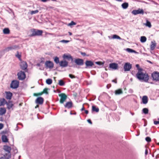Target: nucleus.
<instances>
[{
  "label": "nucleus",
  "instance_id": "f257e3e1",
  "mask_svg": "<svg viewBox=\"0 0 159 159\" xmlns=\"http://www.w3.org/2000/svg\"><path fill=\"white\" fill-rule=\"evenodd\" d=\"M136 76L139 80L145 82H147L149 78L148 74L144 71L142 69H139V71L136 74Z\"/></svg>",
  "mask_w": 159,
  "mask_h": 159
},
{
  "label": "nucleus",
  "instance_id": "f03ea898",
  "mask_svg": "<svg viewBox=\"0 0 159 159\" xmlns=\"http://www.w3.org/2000/svg\"><path fill=\"white\" fill-rule=\"evenodd\" d=\"M32 34L30 35V37H33L35 36L41 35L43 33L42 30L35 29H32L31 30Z\"/></svg>",
  "mask_w": 159,
  "mask_h": 159
},
{
  "label": "nucleus",
  "instance_id": "7ed1b4c3",
  "mask_svg": "<svg viewBox=\"0 0 159 159\" xmlns=\"http://www.w3.org/2000/svg\"><path fill=\"white\" fill-rule=\"evenodd\" d=\"M59 96L60 97V102L61 104H63L66 101L67 97V95L63 93H62L58 94Z\"/></svg>",
  "mask_w": 159,
  "mask_h": 159
},
{
  "label": "nucleus",
  "instance_id": "20e7f679",
  "mask_svg": "<svg viewBox=\"0 0 159 159\" xmlns=\"http://www.w3.org/2000/svg\"><path fill=\"white\" fill-rule=\"evenodd\" d=\"M18 79L19 80H23L26 78V75L24 72L20 71L17 73Z\"/></svg>",
  "mask_w": 159,
  "mask_h": 159
},
{
  "label": "nucleus",
  "instance_id": "39448f33",
  "mask_svg": "<svg viewBox=\"0 0 159 159\" xmlns=\"http://www.w3.org/2000/svg\"><path fill=\"white\" fill-rule=\"evenodd\" d=\"M152 77L153 80L159 81V72L157 71L154 72L152 74Z\"/></svg>",
  "mask_w": 159,
  "mask_h": 159
},
{
  "label": "nucleus",
  "instance_id": "423d86ee",
  "mask_svg": "<svg viewBox=\"0 0 159 159\" xmlns=\"http://www.w3.org/2000/svg\"><path fill=\"white\" fill-rule=\"evenodd\" d=\"M19 85V81L16 80H13L11 84L10 87L12 89H16L18 87Z\"/></svg>",
  "mask_w": 159,
  "mask_h": 159
},
{
  "label": "nucleus",
  "instance_id": "0eeeda50",
  "mask_svg": "<svg viewBox=\"0 0 159 159\" xmlns=\"http://www.w3.org/2000/svg\"><path fill=\"white\" fill-rule=\"evenodd\" d=\"M46 67L49 69H52L54 67V64L53 62L50 61H46L45 63Z\"/></svg>",
  "mask_w": 159,
  "mask_h": 159
},
{
  "label": "nucleus",
  "instance_id": "6e6552de",
  "mask_svg": "<svg viewBox=\"0 0 159 159\" xmlns=\"http://www.w3.org/2000/svg\"><path fill=\"white\" fill-rule=\"evenodd\" d=\"M132 67V64L129 63H125L124 66V69L125 71H129Z\"/></svg>",
  "mask_w": 159,
  "mask_h": 159
},
{
  "label": "nucleus",
  "instance_id": "1a4fd4ad",
  "mask_svg": "<svg viewBox=\"0 0 159 159\" xmlns=\"http://www.w3.org/2000/svg\"><path fill=\"white\" fill-rule=\"evenodd\" d=\"M132 13L134 15H136L138 14L143 15L144 14V11L143 9L139 8L137 10H133L132 11Z\"/></svg>",
  "mask_w": 159,
  "mask_h": 159
},
{
  "label": "nucleus",
  "instance_id": "9d476101",
  "mask_svg": "<svg viewBox=\"0 0 159 159\" xmlns=\"http://www.w3.org/2000/svg\"><path fill=\"white\" fill-rule=\"evenodd\" d=\"M44 102L43 98L41 97H39L37 98L35 100V103L37 104L42 105L43 103Z\"/></svg>",
  "mask_w": 159,
  "mask_h": 159
},
{
  "label": "nucleus",
  "instance_id": "9b49d317",
  "mask_svg": "<svg viewBox=\"0 0 159 159\" xmlns=\"http://www.w3.org/2000/svg\"><path fill=\"white\" fill-rule=\"evenodd\" d=\"M68 62L66 60L61 61L59 63V65L62 67H65L67 66Z\"/></svg>",
  "mask_w": 159,
  "mask_h": 159
},
{
  "label": "nucleus",
  "instance_id": "f8f14e48",
  "mask_svg": "<svg viewBox=\"0 0 159 159\" xmlns=\"http://www.w3.org/2000/svg\"><path fill=\"white\" fill-rule=\"evenodd\" d=\"M20 68L23 70H25L27 67V63L24 61L21 62L20 64Z\"/></svg>",
  "mask_w": 159,
  "mask_h": 159
},
{
  "label": "nucleus",
  "instance_id": "ddd939ff",
  "mask_svg": "<svg viewBox=\"0 0 159 159\" xmlns=\"http://www.w3.org/2000/svg\"><path fill=\"white\" fill-rule=\"evenodd\" d=\"M86 68H90L94 65V63L91 61H86L85 62Z\"/></svg>",
  "mask_w": 159,
  "mask_h": 159
},
{
  "label": "nucleus",
  "instance_id": "4468645a",
  "mask_svg": "<svg viewBox=\"0 0 159 159\" xmlns=\"http://www.w3.org/2000/svg\"><path fill=\"white\" fill-rule=\"evenodd\" d=\"M75 63L78 65H82L84 64V61L83 59L78 58L75 60Z\"/></svg>",
  "mask_w": 159,
  "mask_h": 159
},
{
  "label": "nucleus",
  "instance_id": "2eb2a0df",
  "mask_svg": "<svg viewBox=\"0 0 159 159\" xmlns=\"http://www.w3.org/2000/svg\"><path fill=\"white\" fill-rule=\"evenodd\" d=\"M1 134H2V135H5L7 136H9L10 135H12V134L8 129H5L2 131V132H1Z\"/></svg>",
  "mask_w": 159,
  "mask_h": 159
},
{
  "label": "nucleus",
  "instance_id": "dca6fc26",
  "mask_svg": "<svg viewBox=\"0 0 159 159\" xmlns=\"http://www.w3.org/2000/svg\"><path fill=\"white\" fill-rule=\"evenodd\" d=\"M7 135H2L1 136V140L2 142L8 143L9 142V139L8 138Z\"/></svg>",
  "mask_w": 159,
  "mask_h": 159
},
{
  "label": "nucleus",
  "instance_id": "f3484780",
  "mask_svg": "<svg viewBox=\"0 0 159 159\" xmlns=\"http://www.w3.org/2000/svg\"><path fill=\"white\" fill-rule=\"evenodd\" d=\"M18 47L16 45L13 46L11 47H8L6 48L4 50V51L6 52L9 51L10 50H11L13 49H16Z\"/></svg>",
  "mask_w": 159,
  "mask_h": 159
},
{
  "label": "nucleus",
  "instance_id": "a211bd4d",
  "mask_svg": "<svg viewBox=\"0 0 159 159\" xmlns=\"http://www.w3.org/2000/svg\"><path fill=\"white\" fill-rule=\"evenodd\" d=\"M5 93L6 94V98L7 99L11 100L12 96V93L9 91H6Z\"/></svg>",
  "mask_w": 159,
  "mask_h": 159
},
{
  "label": "nucleus",
  "instance_id": "6ab92c4d",
  "mask_svg": "<svg viewBox=\"0 0 159 159\" xmlns=\"http://www.w3.org/2000/svg\"><path fill=\"white\" fill-rule=\"evenodd\" d=\"M64 106L66 108L70 109L73 106V103L71 101L67 102L66 103Z\"/></svg>",
  "mask_w": 159,
  "mask_h": 159
},
{
  "label": "nucleus",
  "instance_id": "aec40b11",
  "mask_svg": "<svg viewBox=\"0 0 159 159\" xmlns=\"http://www.w3.org/2000/svg\"><path fill=\"white\" fill-rule=\"evenodd\" d=\"M109 67L111 69L116 70L118 68V65L117 63H111L109 64Z\"/></svg>",
  "mask_w": 159,
  "mask_h": 159
},
{
  "label": "nucleus",
  "instance_id": "412c9836",
  "mask_svg": "<svg viewBox=\"0 0 159 159\" xmlns=\"http://www.w3.org/2000/svg\"><path fill=\"white\" fill-rule=\"evenodd\" d=\"M3 149L5 151L7 152V153H11V148L10 146L8 145H4Z\"/></svg>",
  "mask_w": 159,
  "mask_h": 159
},
{
  "label": "nucleus",
  "instance_id": "4be33fe9",
  "mask_svg": "<svg viewBox=\"0 0 159 159\" xmlns=\"http://www.w3.org/2000/svg\"><path fill=\"white\" fill-rule=\"evenodd\" d=\"M7 103V102L4 98H0V106H4Z\"/></svg>",
  "mask_w": 159,
  "mask_h": 159
},
{
  "label": "nucleus",
  "instance_id": "5701e85b",
  "mask_svg": "<svg viewBox=\"0 0 159 159\" xmlns=\"http://www.w3.org/2000/svg\"><path fill=\"white\" fill-rule=\"evenodd\" d=\"M143 103L144 104H146L148 102V98L146 96H144L143 97L142 99Z\"/></svg>",
  "mask_w": 159,
  "mask_h": 159
},
{
  "label": "nucleus",
  "instance_id": "b1692460",
  "mask_svg": "<svg viewBox=\"0 0 159 159\" xmlns=\"http://www.w3.org/2000/svg\"><path fill=\"white\" fill-rule=\"evenodd\" d=\"M151 43L150 45V49L152 50H153L156 47L157 43L155 41L154 42H152Z\"/></svg>",
  "mask_w": 159,
  "mask_h": 159
},
{
  "label": "nucleus",
  "instance_id": "393cba45",
  "mask_svg": "<svg viewBox=\"0 0 159 159\" xmlns=\"http://www.w3.org/2000/svg\"><path fill=\"white\" fill-rule=\"evenodd\" d=\"M3 157L5 159H9L11 157V153H6L4 155Z\"/></svg>",
  "mask_w": 159,
  "mask_h": 159
},
{
  "label": "nucleus",
  "instance_id": "a878e982",
  "mask_svg": "<svg viewBox=\"0 0 159 159\" xmlns=\"http://www.w3.org/2000/svg\"><path fill=\"white\" fill-rule=\"evenodd\" d=\"M6 112V110L4 108H0V115H2Z\"/></svg>",
  "mask_w": 159,
  "mask_h": 159
},
{
  "label": "nucleus",
  "instance_id": "bb28decb",
  "mask_svg": "<svg viewBox=\"0 0 159 159\" xmlns=\"http://www.w3.org/2000/svg\"><path fill=\"white\" fill-rule=\"evenodd\" d=\"M92 111H93L98 112L99 111V109L98 107H97L95 106H92Z\"/></svg>",
  "mask_w": 159,
  "mask_h": 159
},
{
  "label": "nucleus",
  "instance_id": "cd10ccee",
  "mask_svg": "<svg viewBox=\"0 0 159 159\" xmlns=\"http://www.w3.org/2000/svg\"><path fill=\"white\" fill-rule=\"evenodd\" d=\"M123 93V91L121 89H119L115 91V93L116 95H119Z\"/></svg>",
  "mask_w": 159,
  "mask_h": 159
},
{
  "label": "nucleus",
  "instance_id": "c85d7f7f",
  "mask_svg": "<svg viewBox=\"0 0 159 159\" xmlns=\"http://www.w3.org/2000/svg\"><path fill=\"white\" fill-rule=\"evenodd\" d=\"M10 31L8 28H6L3 30V33L4 34H7L10 33Z\"/></svg>",
  "mask_w": 159,
  "mask_h": 159
},
{
  "label": "nucleus",
  "instance_id": "c756f323",
  "mask_svg": "<svg viewBox=\"0 0 159 159\" xmlns=\"http://www.w3.org/2000/svg\"><path fill=\"white\" fill-rule=\"evenodd\" d=\"M63 57L64 58L70 59L72 61L73 60V58L70 55H67L64 54L63 55Z\"/></svg>",
  "mask_w": 159,
  "mask_h": 159
},
{
  "label": "nucleus",
  "instance_id": "7c9ffc66",
  "mask_svg": "<svg viewBox=\"0 0 159 159\" xmlns=\"http://www.w3.org/2000/svg\"><path fill=\"white\" fill-rule=\"evenodd\" d=\"M122 7L124 9H126L128 7V3L127 2H125L122 4Z\"/></svg>",
  "mask_w": 159,
  "mask_h": 159
},
{
  "label": "nucleus",
  "instance_id": "2f4dec72",
  "mask_svg": "<svg viewBox=\"0 0 159 159\" xmlns=\"http://www.w3.org/2000/svg\"><path fill=\"white\" fill-rule=\"evenodd\" d=\"M16 57L18 58L20 61H21V53H19L18 51L17 52V54L15 55Z\"/></svg>",
  "mask_w": 159,
  "mask_h": 159
},
{
  "label": "nucleus",
  "instance_id": "473e14b6",
  "mask_svg": "<svg viewBox=\"0 0 159 159\" xmlns=\"http://www.w3.org/2000/svg\"><path fill=\"white\" fill-rule=\"evenodd\" d=\"M147 38L145 36H143L141 37L140 41L142 43H144L146 41Z\"/></svg>",
  "mask_w": 159,
  "mask_h": 159
},
{
  "label": "nucleus",
  "instance_id": "72a5a7b5",
  "mask_svg": "<svg viewBox=\"0 0 159 159\" xmlns=\"http://www.w3.org/2000/svg\"><path fill=\"white\" fill-rule=\"evenodd\" d=\"M142 111L143 113L145 114H148V113L149 110L147 108H144L142 110Z\"/></svg>",
  "mask_w": 159,
  "mask_h": 159
},
{
  "label": "nucleus",
  "instance_id": "f704fd0d",
  "mask_svg": "<svg viewBox=\"0 0 159 159\" xmlns=\"http://www.w3.org/2000/svg\"><path fill=\"white\" fill-rule=\"evenodd\" d=\"M58 84L61 86H62L65 85L64 82L62 80H60L59 81Z\"/></svg>",
  "mask_w": 159,
  "mask_h": 159
},
{
  "label": "nucleus",
  "instance_id": "c9c22d12",
  "mask_svg": "<svg viewBox=\"0 0 159 159\" xmlns=\"http://www.w3.org/2000/svg\"><path fill=\"white\" fill-rule=\"evenodd\" d=\"M54 61L57 64L58 63L59 64V63L60 62V61H59V58L57 57H56L54 58Z\"/></svg>",
  "mask_w": 159,
  "mask_h": 159
},
{
  "label": "nucleus",
  "instance_id": "e433bc0d",
  "mask_svg": "<svg viewBox=\"0 0 159 159\" xmlns=\"http://www.w3.org/2000/svg\"><path fill=\"white\" fill-rule=\"evenodd\" d=\"M52 82V80L51 79H48L46 80V83L48 84H51Z\"/></svg>",
  "mask_w": 159,
  "mask_h": 159
},
{
  "label": "nucleus",
  "instance_id": "4c0bfd02",
  "mask_svg": "<svg viewBox=\"0 0 159 159\" xmlns=\"http://www.w3.org/2000/svg\"><path fill=\"white\" fill-rule=\"evenodd\" d=\"M145 25L149 28L152 26L151 23L148 20H146V23L145 24Z\"/></svg>",
  "mask_w": 159,
  "mask_h": 159
},
{
  "label": "nucleus",
  "instance_id": "58836bf2",
  "mask_svg": "<svg viewBox=\"0 0 159 159\" xmlns=\"http://www.w3.org/2000/svg\"><path fill=\"white\" fill-rule=\"evenodd\" d=\"M48 89L47 88H44L43 89V91L41 92V93H42V94H43L44 93H45L46 94H48Z\"/></svg>",
  "mask_w": 159,
  "mask_h": 159
},
{
  "label": "nucleus",
  "instance_id": "ea45409f",
  "mask_svg": "<svg viewBox=\"0 0 159 159\" xmlns=\"http://www.w3.org/2000/svg\"><path fill=\"white\" fill-rule=\"evenodd\" d=\"M39 12V11L37 10H35V11H32L30 12V14L31 15H33L34 14H35Z\"/></svg>",
  "mask_w": 159,
  "mask_h": 159
},
{
  "label": "nucleus",
  "instance_id": "a19ab883",
  "mask_svg": "<svg viewBox=\"0 0 159 159\" xmlns=\"http://www.w3.org/2000/svg\"><path fill=\"white\" fill-rule=\"evenodd\" d=\"M112 38L113 39H121L120 38L119 36H118L116 35V34L114 35H113Z\"/></svg>",
  "mask_w": 159,
  "mask_h": 159
},
{
  "label": "nucleus",
  "instance_id": "79ce46f5",
  "mask_svg": "<svg viewBox=\"0 0 159 159\" xmlns=\"http://www.w3.org/2000/svg\"><path fill=\"white\" fill-rule=\"evenodd\" d=\"M42 95V93H41V92L38 93H34L33 94V95L34 96H40Z\"/></svg>",
  "mask_w": 159,
  "mask_h": 159
},
{
  "label": "nucleus",
  "instance_id": "37998d69",
  "mask_svg": "<svg viewBox=\"0 0 159 159\" xmlns=\"http://www.w3.org/2000/svg\"><path fill=\"white\" fill-rule=\"evenodd\" d=\"M76 24V23L74 22L73 21H72L70 23L68 24V26H71L73 25H75Z\"/></svg>",
  "mask_w": 159,
  "mask_h": 159
},
{
  "label": "nucleus",
  "instance_id": "c03bdc74",
  "mask_svg": "<svg viewBox=\"0 0 159 159\" xmlns=\"http://www.w3.org/2000/svg\"><path fill=\"white\" fill-rule=\"evenodd\" d=\"M148 142H150L151 141V138L149 137H147L145 139Z\"/></svg>",
  "mask_w": 159,
  "mask_h": 159
},
{
  "label": "nucleus",
  "instance_id": "a18cd8bd",
  "mask_svg": "<svg viewBox=\"0 0 159 159\" xmlns=\"http://www.w3.org/2000/svg\"><path fill=\"white\" fill-rule=\"evenodd\" d=\"M95 63L99 65H101L104 64V63L101 61H97L95 62Z\"/></svg>",
  "mask_w": 159,
  "mask_h": 159
},
{
  "label": "nucleus",
  "instance_id": "49530a36",
  "mask_svg": "<svg viewBox=\"0 0 159 159\" xmlns=\"http://www.w3.org/2000/svg\"><path fill=\"white\" fill-rule=\"evenodd\" d=\"M69 77L71 79H74L76 78V76L71 74H69Z\"/></svg>",
  "mask_w": 159,
  "mask_h": 159
},
{
  "label": "nucleus",
  "instance_id": "de8ad7c7",
  "mask_svg": "<svg viewBox=\"0 0 159 159\" xmlns=\"http://www.w3.org/2000/svg\"><path fill=\"white\" fill-rule=\"evenodd\" d=\"M126 50H127V51L128 52H133L134 51V50H133L131 49L130 48H127Z\"/></svg>",
  "mask_w": 159,
  "mask_h": 159
},
{
  "label": "nucleus",
  "instance_id": "09e8293b",
  "mask_svg": "<svg viewBox=\"0 0 159 159\" xmlns=\"http://www.w3.org/2000/svg\"><path fill=\"white\" fill-rule=\"evenodd\" d=\"M69 42V40H62L61 41H60V42H62V43H67Z\"/></svg>",
  "mask_w": 159,
  "mask_h": 159
},
{
  "label": "nucleus",
  "instance_id": "8fccbe9b",
  "mask_svg": "<svg viewBox=\"0 0 159 159\" xmlns=\"http://www.w3.org/2000/svg\"><path fill=\"white\" fill-rule=\"evenodd\" d=\"M136 67L137 68V69L138 70V71H139V69H142L141 68H139V64H136Z\"/></svg>",
  "mask_w": 159,
  "mask_h": 159
},
{
  "label": "nucleus",
  "instance_id": "3c124183",
  "mask_svg": "<svg viewBox=\"0 0 159 159\" xmlns=\"http://www.w3.org/2000/svg\"><path fill=\"white\" fill-rule=\"evenodd\" d=\"M154 123L155 125H157L158 124H159V121H154Z\"/></svg>",
  "mask_w": 159,
  "mask_h": 159
},
{
  "label": "nucleus",
  "instance_id": "603ef678",
  "mask_svg": "<svg viewBox=\"0 0 159 159\" xmlns=\"http://www.w3.org/2000/svg\"><path fill=\"white\" fill-rule=\"evenodd\" d=\"M3 127V125L2 123H0V130Z\"/></svg>",
  "mask_w": 159,
  "mask_h": 159
},
{
  "label": "nucleus",
  "instance_id": "864d4df0",
  "mask_svg": "<svg viewBox=\"0 0 159 159\" xmlns=\"http://www.w3.org/2000/svg\"><path fill=\"white\" fill-rule=\"evenodd\" d=\"M87 121L90 124H92V122L90 119H88L87 120Z\"/></svg>",
  "mask_w": 159,
  "mask_h": 159
},
{
  "label": "nucleus",
  "instance_id": "5fc2aeb1",
  "mask_svg": "<svg viewBox=\"0 0 159 159\" xmlns=\"http://www.w3.org/2000/svg\"><path fill=\"white\" fill-rule=\"evenodd\" d=\"M85 110V108L84 107V104L83 105V106H82V108H81V111H84Z\"/></svg>",
  "mask_w": 159,
  "mask_h": 159
},
{
  "label": "nucleus",
  "instance_id": "6e6d98bb",
  "mask_svg": "<svg viewBox=\"0 0 159 159\" xmlns=\"http://www.w3.org/2000/svg\"><path fill=\"white\" fill-rule=\"evenodd\" d=\"M112 82H114V83H115L116 84L117 83V81L116 79H114V80H112Z\"/></svg>",
  "mask_w": 159,
  "mask_h": 159
},
{
  "label": "nucleus",
  "instance_id": "4d7b16f0",
  "mask_svg": "<svg viewBox=\"0 0 159 159\" xmlns=\"http://www.w3.org/2000/svg\"><path fill=\"white\" fill-rule=\"evenodd\" d=\"M85 113L86 114H87L89 113V111L88 110H84Z\"/></svg>",
  "mask_w": 159,
  "mask_h": 159
},
{
  "label": "nucleus",
  "instance_id": "13d9d810",
  "mask_svg": "<svg viewBox=\"0 0 159 159\" xmlns=\"http://www.w3.org/2000/svg\"><path fill=\"white\" fill-rule=\"evenodd\" d=\"M148 150L147 149H146V150H145V154L146 155H147L148 154Z\"/></svg>",
  "mask_w": 159,
  "mask_h": 159
},
{
  "label": "nucleus",
  "instance_id": "bf43d9fd",
  "mask_svg": "<svg viewBox=\"0 0 159 159\" xmlns=\"http://www.w3.org/2000/svg\"><path fill=\"white\" fill-rule=\"evenodd\" d=\"M42 2H46L47 1H48L49 0H40Z\"/></svg>",
  "mask_w": 159,
  "mask_h": 159
},
{
  "label": "nucleus",
  "instance_id": "052dcab7",
  "mask_svg": "<svg viewBox=\"0 0 159 159\" xmlns=\"http://www.w3.org/2000/svg\"><path fill=\"white\" fill-rule=\"evenodd\" d=\"M81 54L84 56H85L86 55L85 52H82Z\"/></svg>",
  "mask_w": 159,
  "mask_h": 159
},
{
  "label": "nucleus",
  "instance_id": "680f3d73",
  "mask_svg": "<svg viewBox=\"0 0 159 159\" xmlns=\"http://www.w3.org/2000/svg\"><path fill=\"white\" fill-rule=\"evenodd\" d=\"M5 158L3 157H0V159H5Z\"/></svg>",
  "mask_w": 159,
  "mask_h": 159
},
{
  "label": "nucleus",
  "instance_id": "e2e57ef3",
  "mask_svg": "<svg viewBox=\"0 0 159 159\" xmlns=\"http://www.w3.org/2000/svg\"><path fill=\"white\" fill-rule=\"evenodd\" d=\"M13 106V105L12 103H11V104H10V108H11Z\"/></svg>",
  "mask_w": 159,
  "mask_h": 159
},
{
  "label": "nucleus",
  "instance_id": "0e129e2a",
  "mask_svg": "<svg viewBox=\"0 0 159 159\" xmlns=\"http://www.w3.org/2000/svg\"><path fill=\"white\" fill-rule=\"evenodd\" d=\"M39 107V105H37L35 107V108H36Z\"/></svg>",
  "mask_w": 159,
  "mask_h": 159
},
{
  "label": "nucleus",
  "instance_id": "69168bd1",
  "mask_svg": "<svg viewBox=\"0 0 159 159\" xmlns=\"http://www.w3.org/2000/svg\"><path fill=\"white\" fill-rule=\"evenodd\" d=\"M69 34L70 35H71L72 34V33L70 32H69Z\"/></svg>",
  "mask_w": 159,
  "mask_h": 159
},
{
  "label": "nucleus",
  "instance_id": "338daca9",
  "mask_svg": "<svg viewBox=\"0 0 159 159\" xmlns=\"http://www.w3.org/2000/svg\"><path fill=\"white\" fill-rule=\"evenodd\" d=\"M65 112H66V110H65Z\"/></svg>",
  "mask_w": 159,
  "mask_h": 159
},
{
  "label": "nucleus",
  "instance_id": "774afa93",
  "mask_svg": "<svg viewBox=\"0 0 159 159\" xmlns=\"http://www.w3.org/2000/svg\"><path fill=\"white\" fill-rule=\"evenodd\" d=\"M149 62L151 63V62L150 61H148Z\"/></svg>",
  "mask_w": 159,
  "mask_h": 159
}]
</instances>
